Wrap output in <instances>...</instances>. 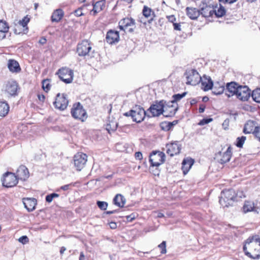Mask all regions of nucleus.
<instances>
[{"mask_svg":"<svg viewBox=\"0 0 260 260\" xmlns=\"http://www.w3.org/2000/svg\"><path fill=\"white\" fill-rule=\"evenodd\" d=\"M258 126H259L256 125L255 121L253 120L247 121L245 124V134H252L255 136Z\"/></svg>","mask_w":260,"mask_h":260,"instance_id":"18","label":"nucleus"},{"mask_svg":"<svg viewBox=\"0 0 260 260\" xmlns=\"http://www.w3.org/2000/svg\"><path fill=\"white\" fill-rule=\"evenodd\" d=\"M9 26L7 22L4 20H0V39L6 38V33L8 32Z\"/></svg>","mask_w":260,"mask_h":260,"instance_id":"27","label":"nucleus"},{"mask_svg":"<svg viewBox=\"0 0 260 260\" xmlns=\"http://www.w3.org/2000/svg\"><path fill=\"white\" fill-rule=\"evenodd\" d=\"M187 15L191 19H197L200 15V10L192 7L186 8Z\"/></svg>","mask_w":260,"mask_h":260,"instance_id":"28","label":"nucleus"},{"mask_svg":"<svg viewBox=\"0 0 260 260\" xmlns=\"http://www.w3.org/2000/svg\"><path fill=\"white\" fill-rule=\"evenodd\" d=\"M61 80L66 83H71L73 80L74 73L72 70L68 68H62L56 73Z\"/></svg>","mask_w":260,"mask_h":260,"instance_id":"9","label":"nucleus"},{"mask_svg":"<svg viewBox=\"0 0 260 260\" xmlns=\"http://www.w3.org/2000/svg\"><path fill=\"white\" fill-rule=\"evenodd\" d=\"M200 82L202 85V88L204 91H207L211 89L213 86V83L209 76L204 75L201 77Z\"/></svg>","mask_w":260,"mask_h":260,"instance_id":"19","label":"nucleus"},{"mask_svg":"<svg viewBox=\"0 0 260 260\" xmlns=\"http://www.w3.org/2000/svg\"><path fill=\"white\" fill-rule=\"evenodd\" d=\"M64 16V12L61 9H56L52 13L51 20L52 22H59Z\"/></svg>","mask_w":260,"mask_h":260,"instance_id":"25","label":"nucleus"},{"mask_svg":"<svg viewBox=\"0 0 260 260\" xmlns=\"http://www.w3.org/2000/svg\"><path fill=\"white\" fill-rule=\"evenodd\" d=\"M92 9L91 10L93 13V15L101 12L105 7V1L102 0L96 2L94 4L92 5Z\"/></svg>","mask_w":260,"mask_h":260,"instance_id":"26","label":"nucleus"},{"mask_svg":"<svg viewBox=\"0 0 260 260\" xmlns=\"http://www.w3.org/2000/svg\"><path fill=\"white\" fill-rule=\"evenodd\" d=\"M243 88L244 86L239 85L235 82L228 83L226 85V94L229 98L236 95L237 99L243 101L244 96L242 93V89Z\"/></svg>","mask_w":260,"mask_h":260,"instance_id":"2","label":"nucleus"},{"mask_svg":"<svg viewBox=\"0 0 260 260\" xmlns=\"http://www.w3.org/2000/svg\"><path fill=\"white\" fill-rule=\"evenodd\" d=\"M118 126V123L114 120H112L107 124L106 129L109 133L110 132H114L116 130Z\"/></svg>","mask_w":260,"mask_h":260,"instance_id":"38","label":"nucleus"},{"mask_svg":"<svg viewBox=\"0 0 260 260\" xmlns=\"http://www.w3.org/2000/svg\"><path fill=\"white\" fill-rule=\"evenodd\" d=\"M245 254L252 259L260 258V237L254 234L245 241Z\"/></svg>","mask_w":260,"mask_h":260,"instance_id":"1","label":"nucleus"},{"mask_svg":"<svg viewBox=\"0 0 260 260\" xmlns=\"http://www.w3.org/2000/svg\"><path fill=\"white\" fill-rule=\"evenodd\" d=\"M9 111V106L6 102H0V116H6Z\"/></svg>","mask_w":260,"mask_h":260,"instance_id":"34","label":"nucleus"},{"mask_svg":"<svg viewBox=\"0 0 260 260\" xmlns=\"http://www.w3.org/2000/svg\"><path fill=\"white\" fill-rule=\"evenodd\" d=\"M184 76L186 79V83L191 85H196L202 79L199 73L194 69L186 70L184 73Z\"/></svg>","mask_w":260,"mask_h":260,"instance_id":"5","label":"nucleus"},{"mask_svg":"<svg viewBox=\"0 0 260 260\" xmlns=\"http://www.w3.org/2000/svg\"><path fill=\"white\" fill-rule=\"evenodd\" d=\"M255 133V137L258 139L259 142H260V125L257 127V131Z\"/></svg>","mask_w":260,"mask_h":260,"instance_id":"56","label":"nucleus"},{"mask_svg":"<svg viewBox=\"0 0 260 260\" xmlns=\"http://www.w3.org/2000/svg\"><path fill=\"white\" fill-rule=\"evenodd\" d=\"M70 184L64 185L60 187V189L63 190H67L69 188Z\"/></svg>","mask_w":260,"mask_h":260,"instance_id":"60","label":"nucleus"},{"mask_svg":"<svg viewBox=\"0 0 260 260\" xmlns=\"http://www.w3.org/2000/svg\"><path fill=\"white\" fill-rule=\"evenodd\" d=\"M143 14L146 18L151 17L148 20V22L150 23L153 20V18L155 16L154 12L152 11V9L150 8L145 6L143 9Z\"/></svg>","mask_w":260,"mask_h":260,"instance_id":"32","label":"nucleus"},{"mask_svg":"<svg viewBox=\"0 0 260 260\" xmlns=\"http://www.w3.org/2000/svg\"><path fill=\"white\" fill-rule=\"evenodd\" d=\"M16 176L18 180H26L29 177L27 168L24 166H20L17 170Z\"/></svg>","mask_w":260,"mask_h":260,"instance_id":"17","label":"nucleus"},{"mask_svg":"<svg viewBox=\"0 0 260 260\" xmlns=\"http://www.w3.org/2000/svg\"><path fill=\"white\" fill-rule=\"evenodd\" d=\"M220 2L227 3L229 4H232L235 2L237 0H219Z\"/></svg>","mask_w":260,"mask_h":260,"instance_id":"59","label":"nucleus"},{"mask_svg":"<svg viewBox=\"0 0 260 260\" xmlns=\"http://www.w3.org/2000/svg\"><path fill=\"white\" fill-rule=\"evenodd\" d=\"M135 218H136V216H135V214H134V213L131 214V215H127L126 216V220L128 222L132 221L134 219H135Z\"/></svg>","mask_w":260,"mask_h":260,"instance_id":"53","label":"nucleus"},{"mask_svg":"<svg viewBox=\"0 0 260 260\" xmlns=\"http://www.w3.org/2000/svg\"><path fill=\"white\" fill-rule=\"evenodd\" d=\"M92 47L88 40H83L81 43L78 44L77 48V52L78 55L85 56L89 55Z\"/></svg>","mask_w":260,"mask_h":260,"instance_id":"11","label":"nucleus"},{"mask_svg":"<svg viewBox=\"0 0 260 260\" xmlns=\"http://www.w3.org/2000/svg\"><path fill=\"white\" fill-rule=\"evenodd\" d=\"M119 40V35L118 31L112 30L108 31L106 36V40L108 43L112 44L118 42Z\"/></svg>","mask_w":260,"mask_h":260,"instance_id":"22","label":"nucleus"},{"mask_svg":"<svg viewBox=\"0 0 260 260\" xmlns=\"http://www.w3.org/2000/svg\"><path fill=\"white\" fill-rule=\"evenodd\" d=\"M166 158L165 154L159 151H153L149 156V161L152 167H158L162 164Z\"/></svg>","mask_w":260,"mask_h":260,"instance_id":"7","label":"nucleus"},{"mask_svg":"<svg viewBox=\"0 0 260 260\" xmlns=\"http://www.w3.org/2000/svg\"><path fill=\"white\" fill-rule=\"evenodd\" d=\"M243 196H244V194H243L242 191H238L237 192L236 194H235V201H239L241 200Z\"/></svg>","mask_w":260,"mask_h":260,"instance_id":"50","label":"nucleus"},{"mask_svg":"<svg viewBox=\"0 0 260 260\" xmlns=\"http://www.w3.org/2000/svg\"><path fill=\"white\" fill-rule=\"evenodd\" d=\"M214 14L216 17H221L225 14V10L223 6L220 5L219 7L214 9Z\"/></svg>","mask_w":260,"mask_h":260,"instance_id":"37","label":"nucleus"},{"mask_svg":"<svg viewBox=\"0 0 260 260\" xmlns=\"http://www.w3.org/2000/svg\"><path fill=\"white\" fill-rule=\"evenodd\" d=\"M166 147L167 148V153L171 156L179 154L181 150L180 145L176 142L167 144Z\"/></svg>","mask_w":260,"mask_h":260,"instance_id":"16","label":"nucleus"},{"mask_svg":"<svg viewBox=\"0 0 260 260\" xmlns=\"http://www.w3.org/2000/svg\"><path fill=\"white\" fill-rule=\"evenodd\" d=\"M174 29L176 30H181V25L180 23H173Z\"/></svg>","mask_w":260,"mask_h":260,"instance_id":"58","label":"nucleus"},{"mask_svg":"<svg viewBox=\"0 0 260 260\" xmlns=\"http://www.w3.org/2000/svg\"><path fill=\"white\" fill-rule=\"evenodd\" d=\"M173 126V123L171 122H164L161 123L160 127L164 131H169Z\"/></svg>","mask_w":260,"mask_h":260,"instance_id":"41","label":"nucleus"},{"mask_svg":"<svg viewBox=\"0 0 260 260\" xmlns=\"http://www.w3.org/2000/svg\"><path fill=\"white\" fill-rule=\"evenodd\" d=\"M135 25V20L132 18H125L119 22V27L120 30L125 31L128 27Z\"/></svg>","mask_w":260,"mask_h":260,"instance_id":"20","label":"nucleus"},{"mask_svg":"<svg viewBox=\"0 0 260 260\" xmlns=\"http://www.w3.org/2000/svg\"><path fill=\"white\" fill-rule=\"evenodd\" d=\"M158 247L161 250L160 253L161 254H165L167 252L166 241H162L159 245H158Z\"/></svg>","mask_w":260,"mask_h":260,"instance_id":"46","label":"nucleus"},{"mask_svg":"<svg viewBox=\"0 0 260 260\" xmlns=\"http://www.w3.org/2000/svg\"><path fill=\"white\" fill-rule=\"evenodd\" d=\"M42 88L46 92L50 90V85L49 80H44L42 81Z\"/></svg>","mask_w":260,"mask_h":260,"instance_id":"44","label":"nucleus"},{"mask_svg":"<svg viewBox=\"0 0 260 260\" xmlns=\"http://www.w3.org/2000/svg\"><path fill=\"white\" fill-rule=\"evenodd\" d=\"M186 94V92H184L181 94H174L173 96V100L171 102H173L174 103H177V102L180 101L182 98L184 97Z\"/></svg>","mask_w":260,"mask_h":260,"instance_id":"42","label":"nucleus"},{"mask_svg":"<svg viewBox=\"0 0 260 260\" xmlns=\"http://www.w3.org/2000/svg\"><path fill=\"white\" fill-rule=\"evenodd\" d=\"M38 99L40 101H44L45 99V96L43 94H38Z\"/></svg>","mask_w":260,"mask_h":260,"instance_id":"62","label":"nucleus"},{"mask_svg":"<svg viewBox=\"0 0 260 260\" xmlns=\"http://www.w3.org/2000/svg\"><path fill=\"white\" fill-rule=\"evenodd\" d=\"M235 201V192L234 190L228 189L221 191L219 202L223 207L231 206Z\"/></svg>","mask_w":260,"mask_h":260,"instance_id":"3","label":"nucleus"},{"mask_svg":"<svg viewBox=\"0 0 260 260\" xmlns=\"http://www.w3.org/2000/svg\"><path fill=\"white\" fill-rule=\"evenodd\" d=\"M18 85L14 80L8 81L4 87V90L6 93L11 96H15L17 95Z\"/></svg>","mask_w":260,"mask_h":260,"instance_id":"12","label":"nucleus"},{"mask_svg":"<svg viewBox=\"0 0 260 260\" xmlns=\"http://www.w3.org/2000/svg\"><path fill=\"white\" fill-rule=\"evenodd\" d=\"M254 208L253 202L250 201L245 202V212L251 211L254 210Z\"/></svg>","mask_w":260,"mask_h":260,"instance_id":"40","label":"nucleus"},{"mask_svg":"<svg viewBox=\"0 0 260 260\" xmlns=\"http://www.w3.org/2000/svg\"><path fill=\"white\" fill-rule=\"evenodd\" d=\"M126 116H131L133 121L139 123L143 121L146 115H147V112L140 106H136L133 109L124 114Z\"/></svg>","mask_w":260,"mask_h":260,"instance_id":"4","label":"nucleus"},{"mask_svg":"<svg viewBox=\"0 0 260 260\" xmlns=\"http://www.w3.org/2000/svg\"><path fill=\"white\" fill-rule=\"evenodd\" d=\"M23 203L27 211L31 212L35 209L37 200L34 198H25L23 199Z\"/></svg>","mask_w":260,"mask_h":260,"instance_id":"23","label":"nucleus"},{"mask_svg":"<svg viewBox=\"0 0 260 260\" xmlns=\"http://www.w3.org/2000/svg\"><path fill=\"white\" fill-rule=\"evenodd\" d=\"M245 88L247 89L248 92L246 96H245V100H248V98L251 95L254 101L256 103H260V88L253 90L251 94L250 93V90H249L247 86L245 85Z\"/></svg>","mask_w":260,"mask_h":260,"instance_id":"21","label":"nucleus"},{"mask_svg":"<svg viewBox=\"0 0 260 260\" xmlns=\"http://www.w3.org/2000/svg\"><path fill=\"white\" fill-rule=\"evenodd\" d=\"M212 93L215 95H219L222 94L224 90V86L221 85L219 83H216L213 85Z\"/></svg>","mask_w":260,"mask_h":260,"instance_id":"35","label":"nucleus"},{"mask_svg":"<svg viewBox=\"0 0 260 260\" xmlns=\"http://www.w3.org/2000/svg\"><path fill=\"white\" fill-rule=\"evenodd\" d=\"M74 13L75 16L77 17L81 16L83 15V13L82 12V9L81 8H79L74 11Z\"/></svg>","mask_w":260,"mask_h":260,"instance_id":"54","label":"nucleus"},{"mask_svg":"<svg viewBox=\"0 0 260 260\" xmlns=\"http://www.w3.org/2000/svg\"><path fill=\"white\" fill-rule=\"evenodd\" d=\"M200 13L205 17H211L214 14V8L209 6H206L200 10Z\"/></svg>","mask_w":260,"mask_h":260,"instance_id":"30","label":"nucleus"},{"mask_svg":"<svg viewBox=\"0 0 260 260\" xmlns=\"http://www.w3.org/2000/svg\"><path fill=\"white\" fill-rule=\"evenodd\" d=\"M18 241L23 244H25L28 242V238L26 236H23L18 239Z\"/></svg>","mask_w":260,"mask_h":260,"instance_id":"48","label":"nucleus"},{"mask_svg":"<svg viewBox=\"0 0 260 260\" xmlns=\"http://www.w3.org/2000/svg\"><path fill=\"white\" fill-rule=\"evenodd\" d=\"M164 103H165V102L161 101L152 105L146 111L147 116L148 117H155L162 114Z\"/></svg>","mask_w":260,"mask_h":260,"instance_id":"8","label":"nucleus"},{"mask_svg":"<svg viewBox=\"0 0 260 260\" xmlns=\"http://www.w3.org/2000/svg\"><path fill=\"white\" fill-rule=\"evenodd\" d=\"M59 195L56 193H53L49 194H48L46 196L45 199L46 201L48 203H51L53 199L55 198L59 197Z\"/></svg>","mask_w":260,"mask_h":260,"instance_id":"43","label":"nucleus"},{"mask_svg":"<svg viewBox=\"0 0 260 260\" xmlns=\"http://www.w3.org/2000/svg\"><path fill=\"white\" fill-rule=\"evenodd\" d=\"M229 122L230 121L228 119H226L224 120L222 124V127L224 129L226 130L228 129L229 126Z\"/></svg>","mask_w":260,"mask_h":260,"instance_id":"52","label":"nucleus"},{"mask_svg":"<svg viewBox=\"0 0 260 260\" xmlns=\"http://www.w3.org/2000/svg\"><path fill=\"white\" fill-rule=\"evenodd\" d=\"M2 181L3 186L6 187H12L17 184L18 179L14 173L8 172L4 174Z\"/></svg>","mask_w":260,"mask_h":260,"instance_id":"10","label":"nucleus"},{"mask_svg":"<svg viewBox=\"0 0 260 260\" xmlns=\"http://www.w3.org/2000/svg\"><path fill=\"white\" fill-rule=\"evenodd\" d=\"M167 18L169 22H172L173 23H175L176 21V18L174 15L168 16Z\"/></svg>","mask_w":260,"mask_h":260,"instance_id":"55","label":"nucleus"},{"mask_svg":"<svg viewBox=\"0 0 260 260\" xmlns=\"http://www.w3.org/2000/svg\"><path fill=\"white\" fill-rule=\"evenodd\" d=\"M244 144V136L238 137L237 139L236 145L239 148H241Z\"/></svg>","mask_w":260,"mask_h":260,"instance_id":"47","label":"nucleus"},{"mask_svg":"<svg viewBox=\"0 0 260 260\" xmlns=\"http://www.w3.org/2000/svg\"><path fill=\"white\" fill-rule=\"evenodd\" d=\"M46 41L47 40L45 38H42L39 40V43L43 45L46 43Z\"/></svg>","mask_w":260,"mask_h":260,"instance_id":"63","label":"nucleus"},{"mask_svg":"<svg viewBox=\"0 0 260 260\" xmlns=\"http://www.w3.org/2000/svg\"><path fill=\"white\" fill-rule=\"evenodd\" d=\"M8 67L12 72H18L21 69L17 61L15 60L10 59L8 63Z\"/></svg>","mask_w":260,"mask_h":260,"instance_id":"29","label":"nucleus"},{"mask_svg":"<svg viewBox=\"0 0 260 260\" xmlns=\"http://www.w3.org/2000/svg\"><path fill=\"white\" fill-rule=\"evenodd\" d=\"M256 110V108L254 107L251 106L249 105H245V111L254 112Z\"/></svg>","mask_w":260,"mask_h":260,"instance_id":"51","label":"nucleus"},{"mask_svg":"<svg viewBox=\"0 0 260 260\" xmlns=\"http://www.w3.org/2000/svg\"><path fill=\"white\" fill-rule=\"evenodd\" d=\"M232 149L231 146H229L227 150L223 153L221 158L220 159V162L221 164L226 163L230 161L232 155Z\"/></svg>","mask_w":260,"mask_h":260,"instance_id":"33","label":"nucleus"},{"mask_svg":"<svg viewBox=\"0 0 260 260\" xmlns=\"http://www.w3.org/2000/svg\"><path fill=\"white\" fill-rule=\"evenodd\" d=\"M79 260H85V255L83 252H80L79 259Z\"/></svg>","mask_w":260,"mask_h":260,"instance_id":"64","label":"nucleus"},{"mask_svg":"<svg viewBox=\"0 0 260 260\" xmlns=\"http://www.w3.org/2000/svg\"><path fill=\"white\" fill-rule=\"evenodd\" d=\"M178 110V105L173 102H169L167 104L164 103L163 108V115L165 117H169L173 116Z\"/></svg>","mask_w":260,"mask_h":260,"instance_id":"13","label":"nucleus"},{"mask_svg":"<svg viewBox=\"0 0 260 260\" xmlns=\"http://www.w3.org/2000/svg\"><path fill=\"white\" fill-rule=\"evenodd\" d=\"M110 228L112 229H116L117 225H116V223L114 222H111L110 223Z\"/></svg>","mask_w":260,"mask_h":260,"instance_id":"61","label":"nucleus"},{"mask_svg":"<svg viewBox=\"0 0 260 260\" xmlns=\"http://www.w3.org/2000/svg\"><path fill=\"white\" fill-rule=\"evenodd\" d=\"M87 160V156L83 153H78L74 157L75 167L77 170L80 171L84 167Z\"/></svg>","mask_w":260,"mask_h":260,"instance_id":"14","label":"nucleus"},{"mask_svg":"<svg viewBox=\"0 0 260 260\" xmlns=\"http://www.w3.org/2000/svg\"><path fill=\"white\" fill-rule=\"evenodd\" d=\"M68 103L69 101L66 97V95L58 93L53 104L56 108L60 110H63L67 108Z\"/></svg>","mask_w":260,"mask_h":260,"instance_id":"15","label":"nucleus"},{"mask_svg":"<svg viewBox=\"0 0 260 260\" xmlns=\"http://www.w3.org/2000/svg\"><path fill=\"white\" fill-rule=\"evenodd\" d=\"M113 203L119 207H123L126 203V199L121 194H117L113 199Z\"/></svg>","mask_w":260,"mask_h":260,"instance_id":"31","label":"nucleus"},{"mask_svg":"<svg viewBox=\"0 0 260 260\" xmlns=\"http://www.w3.org/2000/svg\"><path fill=\"white\" fill-rule=\"evenodd\" d=\"M14 32L15 34H25L26 31L24 29H22V26L18 25V24L15 21L14 22Z\"/></svg>","mask_w":260,"mask_h":260,"instance_id":"39","label":"nucleus"},{"mask_svg":"<svg viewBox=\"0 0 260 260\" xmlns=\"http://www.w3.org/2000/svg\"><path fill=\"white\" fill-rule=\"evenodd\" d=\"M194 163V160L191 158H184L182 161V170L184 175L186 174Z\"/></svg>","mask_w":260,"mask_h":260,"instance_id":"24","label":"nucleus"},{"mask_svg":"<svg viewBox=\"0 0 260 260\" xmlns=\"http://www.w3.org/2000/svg\"><path fill=\"white\" fill-rule=\"evenodd\" d=\"M136 159L141 160L143 158L142 154L141 152H137L135 154Z\"/></svg>","mask_w":260,"mask_h":260,"instance_id":"57","label":"nucleus"},{"mask_svg":"<svg viewBox=\"0 0 260 260\" xmlns=\"http://www.w3.org/2000/svg\"><path fill=\"white\" fill-rule=\"evenodd\" d=\"M71 113L75 119L80 120L82 121H84L87 117L86 112L80 103L73 105Z\"/></svg>","mask_w":260,"mask_h":260,"instance_id":"6","label":"nucleus"},{"mask_svg":"<svg viewBox=\"0 0 260 260\" xmlns=\"http://www.w3.org/2000/svg\"><path fill=\"white\" fill-rule=\"evenodd\" d=\"M30 19L27 15L25 16L22 20L19 21L16 20L15 22L18 24V25L22 26V29H24L26 32L28 30L27 24L29 22Z\"/></svg>","mask_w":260,"mask_h":260,"instance_id":"36","label":"nucleus"},{"mask_svg":"<svg viewBox=\"0 0 260 260\" xmlns=\"http://www.w3.org/2000/svg\"><path fill=\"white\" fill-rule=\"evenodd\" d=\"M212 121V118H208V119H203L202 120H201L198 123L199 125H204L205 124H208L209 123V122H210L211 121Z\"/></svg>","mask_w":260,"mask_h":260,"instance_id":"49","label":"nucleus"},{"mask_svg":"<svg viewBox=\"0 0 260 260\" xmlns=\"http://www.w3.org/2000/svg\"><path fill=\"white\" fill-rule=\"evenodd\" d=\"M97 205L100 209L103 210H105L108 207V203L103 201H98Z\"/></svg>","mask_w":260,"mask_h":260,"instance_id":"45","label":"nucleus"}]
</instances>
